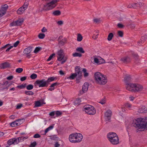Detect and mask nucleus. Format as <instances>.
I'll return each mask as SVG.
<instances>
[{
    "label": "nucleus",
    "mask_w": 147,
    "mask_h": 147,
    "mask_svg": "<svg viewBox=\"0 0 147 147\" xmlns=\"http://www.w3.org/2000/svg\"><path fill=\"white\" fill-rule=\"evenodd\" d=\"M108 140L113 145H117L119 143V139L117 134L114 132H110L107 134Z\"/></svg>",
    "instance_id": "5"
},
{
    "label": "nucleus",
    "mask_w": 147,
    "mask_h": 147,
    "mask_svg": "<svg viewBox=\"0 0 147 147\" xmlns=\"http://www.w3.org/2000/svg\"><path fill=\"white\" fill-rule=\"evenodd\" d=\"M136 3L137 4V7H142L143 5V3L140 2Z\"/></svg>",
    "instance_id": "58"
},
{
    "label": "nucleus",
    "mask_w": 147,
    "mask_h": 147,
    "mask_svg": "<svg viewBox=\"0 0 147 147\" xmlns=\"http://www.w3.org/2000/svg\"><path fill=\"white\" fill-rule=\"evenodd\" d=\"M92 59L93 60L94 63L98 64H101L100 63V61H99L98 59L95 56H94L92 58Z\"/></svg>",
    "instance_id": "23"
},
{
    "label": "nucleus",
    "mask_w": 147,
    "mask_h": 147,
    "mask_svg": "<svg viewBox=\"0 0 147 147\" xmlns=\"http://www.w3.org/2000/svg\"><path fill=\"white\" fill-rule=\"evenodd\" d=\"M10 66V64L7 62H5L0 64V68L1 69H4Z\"/></svg>",
    "instance_id": "15"
},
{
    "label": "nucleus",
    "mask_w": 147,
    "mask_h": 147,
    "mask_svg": "<svg viewBox=\"0 0 147 147\" xmlns=\"http://www.w3.org/2000/svg\"><path fill=\"white\" fill-rule=\"evenodd\" d=\"M76 51H77L80 52L81 53H84L85 51H84L83 48L81 47H78L76 49Z\"/></svg>",
    "instance_id": "33"
},
{
    "label": "nucleus",
    "mask_w": 147,
    "mask_h": 147,
    "mask_svg": "<svg viewBox=\"0 0 147 147\" xmlns=\"http://www.w3.org/2000/svg\"><path fill=\"white\" fill-rule=\"evenodd\" d=\"M22 107V104L21 103L17 105L16 107L17 109H19Z\"/></svg>",
    "instance_id": "61"
},
{
    "label": "nucleus",
    "mask_w": 147,
    "mask_h": 147,
    "mask_svg": "<svg viewBox=\"0 0 147 147\" xmlns=\"http://www.w3.org/2000/svg\"><path fill=\"white\" fill-rule=\"evenodd\" d=\"M16 26H21L22 24L23 21L21 20H19L15 21Z\"/></svg>",
    "instance_id": "30"
},
{
    "label": "nucleus",
    "mask_w": 147,
    "mask_h": 147,
    "mask_svg": "<svg viewBox=\"0 0 147 147\" xmlns=\"http://www.w3.org/2000/svg\"><path fill=\"white\" fill-rule=\"evenodd\" d=\"M28 4L29 3L28 1L26 0L22 7H24V9H26L28 6Z\"/></svg>",
    "instance_id": "35"
},
{
    "label": "nucleus",
    "mask_w": 147,
    "mask_h": 147,
    "mask_svg": "<svg viewBox=\"0 0 147 147\" xmlns=\"http://www.w3.org/2000/svg\"><path fill=\"white\" fill-rule=\"evenodd\" d=\"M45 35L44 34L40 33L38 35V37L40 39H43L45 37Z\"/></svg>",
    "instance_id": "45"
},
{
    "label": "nucleus",
    "mask_w": 147,
    "mask_h": 147,
    "mask_svg": "<svg viewBox=\"0 0 147 147\" xmlns=\"http://www.w3.org/2000/svg\"><path fill=\"white\" fill-rule=\"evenodd\" d=\"M134 125L138 129H146L147 130V117L137 119Z\"/></svg>",
    "instance_id": "3"
},
{
    "label": "nucleus",
    "mask_w": 147,
    "mask_h": 147,
    "mask_svg": "<svg viewBox=\"0 0 147 147\" xmlns=\"http://www.w3.org/2000/svg\"><path fill=\"white\" fill-rule=\"evenodd\" d=\"M34 85H38L39 87H47L48 84L47 81L45 79L42 80H38L34 83Z\"/></svg>",
    "instance_id": "8"
},
{
    "label": "nucleus",
    "mask_w": 147,
    "mask_h": 147,
    "mask_svg": "<svg viewBox=\"0 0 147 147\" xmlns=\"http://www.w3.org/2000/svg\"><path fill=\"white\" fill-rule=\"evenodd\" d=\"M26 84H22L21 85L18 86L17 87L18 88H19L20 89H22L23 88H24L26 86Z\"/></svg>",
    "instance_id": "55"
},
{
    "label": "nucleus",
    "mask_w": 147,
    "mask_h": 147,
    "mask_svg": "<svg viewBox=\"0 0 147 147\" xmlns=\"http://www.w3.org/2000/svg\"><path fill=\"white\" fill-rule=\"evenodd\" d=\"M32 51V48L30 47H29L26 48L24 51V53L25 54L28 55Z\"/></svg>",
    "instance_id": "17"
},
{
    "label": "nucleus",
    "mask_w": 147,
    "mask_h": 147,
    "mask_svg": "<svg viewBox=\"0 0 147 147\" xmlns=\"http://www.w3.org/2000/svg\"><path fill=\"white\" fill-rule=\"evenodd\" d=\"M7 144L9 146L13 144L12 139H10L8 140L7 142Z\"/></svg>",
    "instance_id": "47"
},
{
    "label": "nucleus",
    "mask_w": 147,
    "mask_h": 147,
    "mask_svg": "<svg viewBox=\"0 0 147 147\" xmlns=\"http://www.w3.org/2000/svg\"><path fill=\"white\" fill-rule=\"evenodd\" d=\"M146 38H147L146 37V36H142L140 39L141 40V41H143V42H144L146 40Z\"/></svg>",
    "instance_id": "57"
},
{
    "label": "nucleus",
    "mask_w": 147,
    "mask_h": 147,
    "mask_svg": "<svg viewBox=\"0 0 147 147\" xmlns=\"http://www.w3.org/2000/svg\"><path fill=\"white\" fill-rule=\"evenodd\" d=\"M57 54L58 55L57 57V60L59 61H60L62 60L61 63L62 64H63L65 62L67 58L66 57L64 58L65 55L63 50L61 49L58 51Z\"/></svg>",
    "instance_id": "7"
},
{
    "label": "nucleus",
    "mask_w": 147,
    "mask_h": 147,
    "mask_svg": "<svg viewBox=\"0 0 147 147\" xmlns=\"http://www.w3.org/2000/svg\"><path fill=\"white\" fill-rule=\"evenodd\" d=\"M20 42L19 41H17L16 42H15L14 44H13V46H11L9 48L7 49L6 50V51L7 52L9 51V50L13 48V46H14L15 47H16L18 45V44Z\"/></svg>",
    "instance_id": "18"
},
{
    "label": "nucleus",
    "mask_w": 147,
    "mask_h": 147,
    "mask_svg": "<svg viewBox=\"0 0 147 147\" xmlns=\"http://www.w3.org/2000/svg\"><path fill=\"white\" fill-rule=\"evenodd\" d=\"M60 144L57 142H56L54 144V147H59Z\"/></svg>",
    "instance_id": "64"
},
{
    "label": "nucleus",
    "mask_w": 147,
    "mask_h": 147,
    "mask_svg": "<svg viewBox=\"0 0 147 147\" xmlns=\"http://www.w3.org/2000/svg\"><path fill=\"white\" fill-rule=\"evenodd\" d=\"M40 136L38 134H35L34 136V138H40Z\"/></svg>",
    "instance_id": "62"
},
{
    "label": "nucleus",
    "mask_w": 147,
    "mask_h": 147,
    "mask_svg": "<svg viewBox=\"0 0 147 147\" xmlns=\"http://www.w3.org/2000/svg\"><path fill=\"white\" fill-rule=\"evenodd\" d=\"M67 41V39L65 38H63L60 41H59V44L61 45H64Z\"/></svg>",
    "instance_id": "27"
},
{
    "label": "nucleus",
    "mask_w": 147,
    "mask_h": 147,
    "mask_svg": "<svg viewBox=\"0 0 147 147\" xmlns=\"http://www.w3.org/2000/svg\"><path fill=\"white\" fill-rule=\"evenodd\" d=\"M35 107H39L42 105V103L39 100L36 101L35 103Z\"/></svg>",
    "instance_id": "31"
},
{
    "label": "nucleus",
    "mask_w": 147,
    "mask_h": 147,
    "mask_svg": "<svg viewBox=\"0 0 147 147\" xmlns=\"http://www.w3.org/2000/svg\"><path fill=\"white\" fill-rule=\"evenodd\" d=\"M84 73V77H86L88 75V73L86 72V70L85 69H83L82 70Z\"/></svg>",
    "instance_id": "41"
},
{
    "label": "nucleus",
    "mask_w": 147,
    "mask_h": 147,
    "mask_svg": "<svg viewBox=\"0 0 147 147\" xmlns=\"http://www.w3.org/2000/svg\"><path fill=\"white\" fill-rule=\"evenodd\" d=\"M57 79V78L56 77L53 76L49 78L46 81L48 84V83L49 82L55 81Z\"/></svg>",
    "instance_id": "21"
},
{
    "label": "nucleus",
    "mask_w": 147,
    "mask_h": 147,
    "mask_svg": "<svg viewBox=\"0 0 147 147\" xmlns=\"http://www.w3.org/2000/svg\"><path fill=\"white\" fill-rule=\"evenodd\" d=\"M10 26H16L15 21H13L10 24Z\"/></svg>",
    "instance_id": "59"
},
{
    "label": "nucleus",
    "mask_w": 147,
    "mask_h": 147,
    "mask_svg": "<svg viewBox=\"0 0 147 147\" xmlns=\"http://www.w3.org/2000/svg\"><path fill=\"white\" fill-rule=\"evenodd\" d=\"M131 76H130L128 75L125 76L124 78V81L125 83H126V85L127 84H129L128 83V82L131 81Z\"/></svg>",
    "instance_id": "16"
},
{
    "label": "nucleus",
    "mask_w": 147,
    "mask_h": 147,
    "mask_svg": "<svg viewBox=\"0 0 147 147\" xmlns=\"http://www.w3.org/2000/svg\"><path fill=\"white\" fill-rule=\"evenodd\" d=\"M125 88L128 91L134 92H141L144 89L143 86L141 84L138 83L127 84Z\"/></svg>",
    "instance_id": "1"
},
{
    "label": "nucleus",
    "mask_w": 147,
    "mask_h": 147,
    "mask_svg": "<svg viewBox=\"0 0 147 147\" xmlns=\"http://www.w3.org/2000/svg\"><path fill=\"white\" fill-rule=\"evenodd\" d=\"M105 98L103 99L100 101L99 102L102 105L104 104L105 103Z\"/></svg>",
    "instance_id": "53"
},
{
    "label": "nucleus",
    "mask_w": 147,
    "mask_h": 147,
    "mask_svg": "<svg viewBox=\"0 0 147 147\" xmlns=\"http://www.w3.org/2000/svg\"><path fill=\"white\" fill-rule=\"evenodd\" d=\"M118 34L120 37H122L123 36V32L121 31H118Z\"/></svg>",
    "instance_id": "54"
},
{
    "label": "nucleus",
    "mask_w": 147,
    "mask_h": 147,
    "mask_svg": "<svg viewBox=\"0 0 147 147\" xmlns=\"http://www.w3.org/2000/svg\"><path fill=\"white\" fill-rule=\"evenodd\" d=\"M126 107L129 108V109H131V108L132 105L131 104L129 103H127L125 105Z\"/></svg>",
    "instance_id": "52"
},
{
    "label": "nucleus",
    "mask_w": 147,
    "mask_h": 147,
    "mask_svg": "<svg viewBox=\"0 0 147 147\" xmlns=\"http://www.w3.org/2000/svg\"><path fill=\"white\" fill-rule=\"evenodd\" d=\"M140 113H146L147 112V108L144 106L140 107L138 111Z\"/></svg>",
    "instance_id": "13"
},
{
    "label": "nucleus",
    "mask_w": 147,
    "mask_h": 147,
    "mask_svg": "<svg viewBox=\"0 0 147 147\" xmlns=\"http://www.w3.org/2000/svg\"><path fill=\"white\" fill-rule=\"evenodd\" d=\"M83 111L90 115H93L96 113V110L94 107L90 105H86L84 106L83 109Z\"/></svg>",
    "instance_id": "6"
},
{
    "label": "nucleus",
    "mask_w": 147,
    "mask_h": 147,
    "mask_svg": "<svg viewBox=\"0 0 147 147\" xmlns=\"http://www.w3.org/2000/svg\"><path fill=\"white\" fill-rule=\"evenodd\" d=\"M94 22L96 23L100 22V19L98 18H94L93 20Z\"/></svg>",
    "instance_id": "51"
},
{
    "label": "nucleus",
    "mask_w": 147,
    "mask_h": 147,
    "mask_svg": "<svg viewBox=\"0 0 147 147\" xmlns=\"http://www.w3.org/2000/svg\"><path fill=\"white\" fill-rule=\"evenodd\" d=\"M33 88V86L32 84H29L27 86L26 88L28 90H31Z\"/></svg>",
    "instance_id": "42"
},
{
    "label": "nucleus",
    "mask_w": 147,
    "mask_h": 147,
    "mask_svg": "<svg viewBox=\"0 0 147 147\" xmlns=\"http://www.w3.org/2000/svg\"><path fill=\"white\" fill-rule=\"evenodd\" d=\"M25 94L27 95H32L34 94V93L33 92L29 91H26L25 92Z\"/></svg>",
    "instance_id": "39"
},
{
    "label": "nucleus",
    "mask_w": 147,
    "mask_h": 147,
    "mask_svg": "<svg viewBox=\"0 0 147 147\" xmlns=\"http://www.w3.org/2000/svg\"><path fill=\"white\" fill-rule=\"evenodd\" d=\"M9 82L8 81H6L3 83H0V88L1 90H3L5 89H8V86H7Z\"/></svg>",
    "instance_id": "12"
},
{
    "label": "nucleus",
    "mask_w": 147,
    "mask_h": 147,
    "mask_svg": "<svg viewBox=\"0 0 147 147\" xmlns=\"http://www.w3.org/2000/svg\"><path fill=\"white\" fill-rule=\"evenodd\" d=\"M18 121H15L12 122L10 124V125L12 127H15L21 124V123H17Z\"/></svg>",
    "instance_id": "20"
},
{
    "label": "nucleus",
    "mask_w": 147,
    "mask_h": 147,
    "mask_svg": "<svg viewBox=\"0 0 147 147\" xmlns=\"http://www.w3.org/2000/svg\"><path fill=\"white\" fill-rule=\"evenodd\" d=\"M37 144L36 142L35 141L31 143L29 147H35V146Z\"/></svg>",
    "instance_id": "49"
},
{
    "label": "nucleus",
    "mask_w": 147,
    "mask_h": 147,
    "mask_svg": "<svg viewBox=\"0 0 147 147\" xmlns=\"http://www.w3.org/2000/svg\"><path fill=\"white\" fill-rule=\"evenodd\" d=\"M94 77L95 82L98 84L104 85L107 82L106 76L99 72H96L94 74Z\"/></svg>",
    "instance_id": "2"
},
{
    "label": "nucleus",
    "mask_w": 147,
    "mask_h": 147,
    "mask_svg": "<svg viewBox=\"0 0 147 147\" xmlns=\"http://www.w3.org/2000/svg\"><path fill=\"white\" fill-rule=\"evenodd\" d=\"M82 39V35L80 34H78L77 35V40L78 41L80 42L81 41Z\"/></svg>",
    "instance_id": "38"
},
{
    "label": "nucleus",
    "mask_w": 147,
    "mask_h": 147,
    "mask_svg": "<svg viewBox=\"0 0 147 147\" xmlns=\"http://www.w3.org/2000/svg\"><path fill=\"white\" fill-rule=\"evenodd\" d=\"M127 7L128 8H136L137 7V4L136 3L134 4H129L127 5Z\"/></svg>",
    "instance_id": "24"
},
{
    "label": "nucleus",
    "mask_w": 147,
    "mask_h": 147,
    "mask_svg": "<svg viewBox=\"0 0 147 147\" xmlns=\"http://www.w3.org/2000/svg\"><path fill=\"white\" fill-rule=\"evenodd\" d=\"M88 84L87 83H85L84 84L82 87V91H80V95L82 94L83 93L87 91L88 88Z\"/></svg>",
    "instance_id": "11"
},
{
    "label": "nucleus",
    "mask_w": 147,
    "mask_h": 147,
    "mask_svg": "<svg viewBox=\"0 0 147 147\" xmlns=\"http://www.w3.org/2000/svg\"><path fill=\"white\" fill-rule=\"evenodd\" d=\"M133 55L134 58L136 60H137L138 59L139 57L137 54H134Z\"/></svg>",
    "instance_id": "60"
},
{
    "label": "nucleus",
    "mask_w": 147,
    "mask_h": 147,
    "mask_svg": "<svg viewBox=\"0 0 147 147\" xmlns=\"http://www.w3.org/2000/svg\"><path fill=\"white\" fill-rule=\"evenodd\" d=\"M6 12L4 10H3L1 9L0 10V18L4 15Z\"/></svg>",
    "instance_id": "40"
},
{
    "label": "nucleus",
    "mask_w": 147,
    "mask_h": 147,
    "mask_svg": "<svg viewBox=\"0 0 147 147\" xmlns=\"http://www.w3.org/2000/svg\"><path fill=\"white\" fill-rule=\"evenodd\" d=\"M83 136L81 134L75 133L69 135V140L70 142L75 143L80 142Z\"/></svg>",
    "instance_id": "4"
},
{
    "label": "nucleus",
    "mask_w": 147,
    "mask_h": 147,
    "mask_svg": "<svg viewBox=\"0 0 147 147\" xmlns=\"http://www.w3.org/2000/svg\"><path fill=\"white\" fill-rule=\"evenodd\" d=\"M82 55L81 54L78 53H76L73 54V56L74 57H80L82 56Z\"/></svg>",
    "instance_id": "44"
},
{
    "label": "nucleus",
    "mask_w": 147,
    "mask_h": 147,
    "mask_svg": "<svg viewBox=\"0 0 147 147\" xmlns=\"http://www.w3.org/2000/svg\"><path fill=\"white\" fill-rule=\"evenodd\" d=\"M19 138V142H22L24 141V140L28 138V137H24L22 136L19 137H18Z\"/></svg>",
    "instance_id": "36"
},
{
    "label": "nucleus",
    "mask_w": 147,
    "mask_h": 147,
    "mask_svg": "<svg viewBox=\"0 0 147 147\" xmlns=\"http://www.w3.org/2000/svg\"><path fill=\"white\" fill-rule=\"evenodd\" d=\"M131 59L128 56H126L122 57L121 61L124 63H127L130 62Z\"/></svg>",
    "instance_id": "14"
},
{
    "label": "nucleus",
    "mask_w": 147,
    "mask_h": 147,
    "mask_svg": "<svg viewBox=\"0 0 147 147\" xmlns=\"http://www.w3.org/2000/svg\"><path fill=\"white\" fill-rule=\"evenodd\" d=\"M23 71V69L21 68H17L16 70V72L18 73H21Z\"/></svg>",
    "instance_id": "43"
},
{
    "label": "nucleus",
    "mask_w": 147,
    "mask_h": 147,
    "mask_svg": "<svg viewBox=\"0 0 147 147\" xmlns=\"http://www.w3.org/2000/svg\"><path fill=\"white\" fill-rule=\"evenodd\" d=\"M55 16H59L61 14V11L59 10H57L54 11L52 13Z\"/></svg>",
    "instance_id": "25"
},
{
    "label": "nucleus",
    "mask_w": 147,
    "mask_h": 147,
    "mask_svg": "<svg viewBox=\"0 0 147 147\" xmlns=\"http://www.w3.org/2000/svg\"><path fill=\"white\" fill-rule=\"evenodd\" d=\"M37 75L36 74H32L30 76V78L32 79H34L36 78Z\"/></svg>",
    "instance_id": "46"
},
{
    "label": "nucleus",
    "mask_w": 147,
    "mask_h": 147,
    "mask_svg": "<svg viewBox=\"0 0 147 147\" xmlns=\"http://www.w3.org/2000/svg\"><path fill=\"white\" fill-rule=\"evenodd\" d=\"M113 37V34L112 33H110L108 35L107 40L109 41L111 40Z\"/></svg>",
    "instance_id": "37"
},
{
    "label": "nucleus",
    "mask_w": 147,
    "mask_h": 147,
    "mask_svg": "<svg viewBox=\"0 0 147 147\" xmlns=\"http://www.w3.org/2000/svg\"><path fill=\"white\" fill-rule=\"evenodd\" d=\"M12 139L13 144H17L19 142V138L18 137L12 138Z\"/></svg>",
    "instance_id": "28"
},
{
    "label": "nucleus",
    "mask_w": 147,
    "mask_h": 147,
    "mask_svg": "<svg viewBox=\"0 0 147 147\" xmlns=\"http://www.w3.org/2000/svg\"><path fill=\"white\" fill-rule=\"evenodd\" d=\"M8 8V6L7 4H5L4 5H2L1 7V9L3 10H4V11L6 12Z\"/></svg>",
    "instance_id": "32"
},
{
    "label": "nucleus",
    "mask_w": 147,
    "mask_h": 147,
    "mask_svg": "<svg viewBox=\"0 0 147 147\" xmlns=\"http://www.w3.org/2000/svg\"><path fill=\"white\" fill-rule=\"evenodd\" d=\"M62 114V113L59 111H55V114L57 116H60Z\"/></svg>",
    "instance_id": "56"
},
{
    "label": "nucleus",
    "mask_w": 147,
    "mask_h": 147,
    "mask_svg": "<svg viewBox=\"0 0 147 147\" xmlns=\"http://www.w3.org/2000/svg\"><path fill=\"white\" fill-rule=\"evenodd\" d=\"M94 33L93 34L92 36V38L94 39H96L98 37V35L99 31L98 30L95 31L94 32Z\"/></svg>",
    "instance_id": "26"
},
{
    "label": "nucleus",
    "mask_w": 147,
    "mask_h": 147,
    "mask_svg": "<svg viewBox=\"0 0 147 147\" xmlns=\"http://www.w3.org/2000/svg\"><path fill=\"white\" fill-rule=\"evenodd\" d=\"M111 111L110 110H107L105 113V121L107 122H109L111 119Z\"/></svg>",
    "instance_id": "9"
},
{
    "label": "nucleus",
    "mask_w": 147,
    "mask_h": 147,
    "mask_svg": "<svg viewBox=\"0 0 147 147\" xmlns=\"http://www.w3.org/2000/svg\"><path fill=\"white\" fill-rule=\"evenodd\" d=\"M55 55V53H53L52 55H51L49 57V58H48V59H47V61H49L50 60H51L53 58V57Z\"/></svg>",
    "instance_id": "50"
},
{
    "label": "nucleus",
    "mask_w": 147,
    "mask_h": 147,
    "mask_svg": "<svg viewBox=\"0 0 147 147\" xmlns=\"http://www.w3.org/2000/svg\"><path fill=\"white\" fill-rule=\"evenodd\" d=\"M144 42L142 41H141V40L140 39V40H139L138 42V45H140L143 44Z\"/></svg>",
    "instance_id": "63"
},
{
    "label": "nucleus",
    "mask_w": 147,
    "mask_h": 147,
    "mask_svg": "<svg viewBox=\"0 0 147 147\" xmlns=\"http://www.w3.org/2000/svg\"><path fill=\"white\" fill-rule=\"evenodd\" d=\"M41 49V48L40 47H37L34 50V53H36L38 52Z\"/></svg>",
    "instance_id": "48"
},
{
    "label": "nucleus",
    "mask_w": 147,
    "mask_h": 147,
    "mask_svg": "<svg viewBox=\"0 0 147 147\" xmlns=\"http://www.w3.org/2000/svg\"><path fill=\"white\" fill-rule=\"evenodd\" d=\"M26 10L25 9H24V7L22 6L19 8L17 11V13L19 14H21L23 13Z\"/></svg>",
    "instance_id": "22"
},
{
    "label": "nucleus",
    "mask_w": 147,
    "mask_h": 147,
    "mask_svg": "<svg viewBox=\"0 0 147 147\" xmlns=\"http://www.w3.org/2000/svg\"><path fill=\"white\" fill-rule=\"evenodd\" d=\"M54 127V125H53L46 129L45 131V134H46L48 131L52 129Z\"/></svg>",
    "instance_id": "29"
},
{
    "label": "nucleus",
    "mask_w": 147,
    "mask_h": 147,
    "mask_svg": "<svg viewBox=\"0 0 147 147\" xmlns=\"http://www.w3.org/2000/svg\"><path fill=\"white\" fill-rule=\"evenodd\" d=\"M76 73H77L78 77L77 78H78V80L80 79L82 76V71L81 70L80 67L79 66H76L75 67Z\"/></svg>",
    "instance_id": "10"
},
{
    "label": "nucleus",
    "mask_w": 147,
    "mask_h": 147,
    "mask_svg": "<svg viewBox=\"0 0 147 147\" xmlns=\"http://www.w3.org/2000/svg\"><path fill=\"white\" fill-rule=\"evenodd\" d=\"M57 82H55L52 84L50 86V88L48 89L49 90L52 91L55 89V87L58 85Z\"/></svg>",
    "instance_id": "19"
},
{
    "label": "nucleus",
    "mask_w": 147,
    "mask_h": 147,
    "mask_svg": "<svg viewBox=\"0 0 147 147\" xmlns=\"http://www.w3.org/2000/svg\"><path fill=\"white\" fill-rule=\"evenodd\" d=\"M78 77V76L77 75V73H74L72 74L69 77V78L70 79H74L75 77ZM77 79L78 80V78H77Z\"/></svg>",
    "instance_id": "34"
}]
</instances>
